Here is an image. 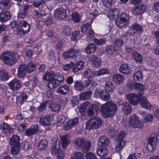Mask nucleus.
Listing matches in <instances>:
<instances>
[{
	"mask_svg": "<svg viewBox=\"0 0 159 159\" xmlns=\"http://www.w3.org/2000/svg\"><path fill=\"white\" fill-rule=\"evenodd\" d=\"M117 110L116 104L110 101L102 105L101 108L102 115L106 118L113 116L116 114Z\"/></svg>",
	"mask_w": 159,
	"mask_h": 159,
	"instance_id": "1",
	"label": "nucleus"
},
{
	"mask_svg": "<svg viewBox=\"0 0 159 159\" xmlns=\"http://www.w3.org/2000/svg\"><path fill=\"white\" fill-rule=\"evenodd\" d=\"M19 55L17 53L9 52H3L0 56V58L4 63L8 66H13L19 59Z\"/></svg>",
	"mask_w": 159,
	"mask_h": 159,
	"instance_id": "2",
	"label": "nucleus"
},
{
	"mask_svg": "<svg viewBox=\"0 0 159 159\" xmlns=\"http://www.w3.org/2000/svg\"><path fill=\"white\" fill-rule=\"evenodd\" d=\"M74 143L75 147L82 148V151L86 152L90 149L91 143L90 141L86 140L82 137L77 138L75 139Z\"/></svg>",
	"mask_w": 159,
	"mask_h": 159,
	"instance_id": "3",
	"label": "nucleus"
},
{
	"mask_svg": "<svg viewBox=\"0 0 159 159\" xmlns=\"http://www.w3.org/2000/svg\"><path fill=\"white\" fill-rule=\"evenodd\" d=\"M66 6L64 4L59 5V7L56 9L54 12V16L60 20H62L67 16L66 12Z\"/></svg>",
	"mask_w": 159,
	"mask_h": 159,
	"instance_id": "4",
	"label": "nucleus"
},
{
	"mask_svg": "<svg viewBox=\"0 0 159 159\" xmlns=\"http://www.w3.org/2000/svg\"><path fill=\"white\" fill-rule=\"evenodd\" d=\"M102 123V120L99 118H91L86 123V127L89 130L96 129L101 126Z\"/></svg>",
	"mask_w": 159,
	"mask_h": 159,
	"instance_id": "5",
	"label": "nucleus"
},
{
	"mask_svg": "<svg viewBox=\"0 0 159 159\" xmlns=\"http://www.w3.org/2000/svg\"><path fill=\"white\" fill-rule=\"evenodd\" d=\"M127 126L129 127L141 128L142 127L143 125L142 122L139 121L138 116L135 114H133L129 117V120L128 121Z\"/></svg>",
	"mask_w": 159,
	"mask_h": 159,
	"instance_id": "6",
	"label": "nucleus"
},
{
	"mask_svg": "<svg viewBox=\"0 0 159 159\" xmlns=\"http://www.w3.org/2000/svg\"><path fill=\"white\" fill-rule=\"evenodd\" d=\"M129 19L128 15L125 13H123L121 15L120 17H118L116 19V24L119 28H125L129 24Z\"/></svg>",
	"mask_w": 159,
	"mask_h": 159,
	"instance_id": "7",
	"label": "nucleus"
},
{
	"mask_svg": "<svg viewBox=\"0 0 159 159\" xmlns=\"http://www.w3.org/2000/svg\"><path fill=\"white\" fill-rule=\"evenodd\" d=\"M60 146L56 143V145L53 146L51 148L52 153V155H55L57 157V159H64V156L63 151H60Z\"/></svg>",
	"mask_w": 159,
	"mask_h": 159,
	"instance_id": "8",
	"label": "nucleus"
},
{
	"mask_svg": "<svg viewBox=\"0 0 159 159\" xmlns=\"http://www.w3.org/2000/svg\"><path fill=\"white\" fill-rule=\"evenodd\" d=\"M79 49L75 47H73L70 49L67 52H64L63 56L65 58H73L77 57L79 54Z\"/></svg>",
	"mask_w": 159,
	"mask_h": 159,
	"instance_id": "9",
	"label": "nucleus"
},
{
	"mask_svg": "<svg viewBox=\"0 0 159 159\" xmlns=\"http://www.w3.org/2000/svg\"><path fill=\"white\" fill-rule=\"evenodd\" d=\"M19 25L20 28L17 30L18 34H22L28 33L29 30L30 26L26 21L25 20L21 21Z\"/></svg>",
	"mask_w": 159,
	"mask_h": 159,
	"instance_id": "10",
	"label": "nucleus"
},
{
	"mask_svg": "<svg viewBox=\"0 0 159 159\" xmlns=\"http://www.w3.org/2000/svg\"><path fill=\"white\" fill-rule=\"evenodd\" d=\"M136 94L130 93L126 95L127 98L130 102L132 105H135L137 104L139 102L140 100V97Z\"/></svg>",
	"mask_w": 159,
	"mask_h": 159,
	"instance_id": "11",
	"label": "nucleus"
},
{
	"mask_svg": "<svg viewBox=\"0 0 159 159\" xmlns=\"http://www.w3.org/2000/svg\"><path fill=\"white\" fill-rule=\"evenodd\" d=\"M95 93L97 96L98 95L100 98L103 100L107 101L110 98V94L107 92L104 91L103 90L96 89Z\"/></svg>",
	"mask_w": 159,
	"mask_h": 159,
	"instance_id": "12",
	"label": "nucleus"
},
{
	"mask_svg": "<svg viewBox=\"0 0 159 159\" xmlns=\"http://www.w3.org/2000/svg\"><path fill=\"white\" fill-rule=\"evenodd\" d=\"M9 88L13 91L17 90L21 86L20 82L16 79H14L11 80L8 84Z\"/></svg>",
	"mask_w": 159,
	"mask_h": 159,
	"instance_id": "13",
	"label": "nucleus"
},
{
	"mask_svg": "<svg viewBox=\"0 0 159 159\" xmlns=\"http://www.w3.org/2000/svg\"><path fill=\"white\" fill-rule=\"evenodd\" d=\"M89 61L91 62L92 65L95 67H100L101 61L100 58L96 55H92L88 58Z\"/></svg>",
	"mask_w": 159,
	"mask_h": 159,
	"instance_id": "14",
	"label": "nucleus"
},
{
	"mask_svg": "<svg viewBox=\"0 0 159 159\" xmlns=\"http://www.w3.org/2000/svg\"><path fill=\"white\" fill-rule=\"evenodd\" d=\"M79 124V118L78 117H76L73 119L70 120L66 122L64 127L65 129L67 131L70 129L73 126H76Z\"/></svg>",
	"mask_w": 159,
	"mask_h": 159,
	"instance_id": "15",
	"label": "nucleus"
},
{
	"mask_svg": "<svg viewBox=\"0 0 159 159\" xmlns=\"http://www.w3.org/2000/svg\"><path fill=\"white\" fill-rule=\"evenodd\" d=\"M51 115L48 114L44 116H42L39 118V122L43 125L48 126L51 124Z\"/></svg>",
	"mask_w": 159,
	"mask_h": 159,
	"instance_id": "16",
	"label": "nucleus"
},
{
	"mask_svg": "<svg viewBox=\"0 0 159 159\" xmlns=\"http://www.w3.org/2000/svg\"><path fill=\"white\" fill-rule=\"evenodd\" d=\"M146 8L144 4H141L133 9L132 12L134 15L142 14L144 12Z\"/></svg>",
	"mask_w": 159,
	"mask_h": 159,
	"instance_id": "17",
	"label": "nucleus"
},
{
	"mask_svg": "<svg viewBox=\"0 0 159 159\" xmlns=\"http://www.w3.org/2000/svg\"><path fill=\"white\" fill-rule=\"evenodd\" d=\"M69 87L67 84H65L58 88L57 90V92L60 94L66 95L69 93Z\"/></svg>",
	"mask_w": 159,
	"mask_h": 159,
	"instance_id": "18",
	"label": "nucleus"
},
{
	"mask_svg": "<svg viewBox=\"0 0 159 159\" xmlns=\"http://www.w3.org/2000/svg\"><path fill=\"white\" fill-rule=\"evenodd\" d=\"M11 17V15L8 11L3 10L0 13V21L2 22L8 20Z\"/></svg>",
	"mask_w": 159,
	"mask_h": 159,
	"instance_id": "19",
	"label": "nucleus"
},
{
	"mask_svg": "<svg viewBox=\"0 0 159 159\" xmlns=\"http://www.w3.org/2000/svg\"><path fill=\"white\" fill-rule=\"evenodd\" d=\"M27 71L26 65L25 63L20 64L18 68V75L20 78H22L26 74Z\"/></svg>",
	"mask_w": 159,
	"mask_h": 159,
	"instance_id": "20",
	"label": "nucleus"
},
{
	"mask_svg": "<svg viewBox=\"0 0 159 159\" xmlns=\"http://www.w3.org/2000/svg\"><path fill=\"white\" fill-rule=\"evenodd\" d=\"M38 130L37 125H31L29 128L27 129L25 132V134L29 136L34 134Z\"/></svg>",
	"mask_w": 159,
	"mask_h": 159,
	"instance_id": "21",
	"label": "nucleus"
},
{
	"mask_svg": "<svg viewBox=\"0 0 159 159\" xmlns=\"http://www.w3.org/2000/svg\"><path fill=\"white\" fill-rule=\"evenodd\" d=\"M139 102L140 105L143 108L148 109H150L152 107V105L148 102L147 98L145 96H143L140 99Z\"/></svg>",
	"mask_w": 159,
	"mask_h": 159,
	"instance_id": "22",
	"label": "nucleus"
},
{
	"mask_svg": "<svg viewBox=\"0 0 159 159\" xmlns=\"http://www.w3.org/2000/svg\"><path fill=\"white\" fill-rule=\"evenodd\" d=\"M98 144L99 146L106 147L109 143V140L108 138L105 135L101 136L99 138Z\"/></svg>",
	"mask_w": 159,
	"mask_h": 159,
	"instance_id": "23",
	"label": "nucleus"
},
{
	"mask_svg": "<svg viewBox=\"0 0 159 159\" xmlns=\"http://www.w3.org/2000/svg\"><path fill=\"white\" fill-rule=\"evenodd\" d=\"M20 137L17 135H13L10 139L11 146L20 145Z\"/></svg>",
	"mask_w": 159,
	"mask_h": 159,
	"instance_id": "24",
	"label": "nucleus"
},
{
	"mask_svg": "<svg viewBox=\"0 0 159 159\" xmlns=\"http://www.w3.org/2000/svg\"><path fill=\"white\" fill-rule=\"evenodd\" d=\"M128 31L125 32L122 35V37L127 39L129 36H133L136 33L132 26L129 27Z\"/></svg>",
	"mask_w": 159,
	"mask_h": 159,
	"instance_id": "25",
	"label": "nucleus"
},
{
	"mask_svg": "<svg viewBox=\"0 0 159 159\" xmlns=\"http://www.w3.org/2000/svg\"><path fill=\"white\" fill-rule=\"evenodd\" d=\"M55 74L54 72L50 71L47 72L43 76V79L44 80L47 81H50L55 79Z\"/></svg>",
	"mask_w": 159,
	"mask_h": 159,
	"instance_id": "26",
	"label": "nucleus"
},
{
	"mask_svg": "<svg viewBox=\"0 0 159 159\" xmlns=\"http://www.w3.org/2000/svg\"><path fill=\"white\" fill-rule=\"evenodd\" d=\"M98 155L101 157H105L108 153V151L106 147L99 146L97 150Z\"/></svg>",
	"mask_w": 159,
	"mask_h": 159,
	"instance_id": "27",
	"label": "nucleus"
},
{
	"mask_svg": "<svg viewBox=\"0 0 159 159\" xmlns=\"http://www.w3.org/2000/svg\"><path fill=\"white\" fill-rule=\"evenodd\" d=\"M120 72L124 74H129L130 73V69L126 64H122L119 68Z\"/></svg>",
	"mask_w": 159,
	"mask_h": 159,
	"instance_id": "28",
	"label": "nucleus"
},
{
	"mask_svg": "<svg viewBox=\"0 0 159 159\" xmlns=\"http://www.w3.org/2000/svg\"><path fill=\"white\" fill-rule=\"evenodd\" d=\"M29 8V5H27L25 6L22 9L18 14L17 15L18 18L23 19L25 17L26 15Z\"/></svg>",
	"mask_w": 159,
	"mask_h": 159,
	"instance_id": "29",
	"label": "nucleus"
},
{
	"mask_svg": "<svg viewBox=\"0 0 159 159\" xmlns=\"http://www.w3.org/2000/svg\"><path fill=\"white\" fill-rule=\"evenodd\" d=\"M98 109L99 107L97 105L94 104L91 105L88 111V115L90 116H92L95 112L97 113Z\"/></svg>",
	"mask_w": 159,
	"mask_h": 159,
	"instance_id": "30",
	"label": "nucleus"
},
{
	"mask_svg": "<svg viewBox=\"0 0 159 159\" xmlns=\"http://www.w3.org/2000/svg\"><path fill=\"white\" fill-rule=\"evenodd\" d=\"M132 107L127 102H125L122 106V110L125 115H128L131 113Z\"/></svg>",
	"mask_w": 159,
	"mask_h": 159,
	"instance_id": "31",
	"label": "nucleus"
},
{
	"mask_svg": "<svg viewBox=\"0 0 159 159\" xmlns=\"http://www.w3.org/2000/svg\"><path fill=\"white\" fill-rule=\"evenodd\" d=\"M105 91L109 92H113L115 89V86L111 81H107L105 84Z\"/></svg>",
	"mask_w": 159,
	"mask_h": 159,
	"instance_id": "32",
	"label": "nucleus"
},
{
	"mask_svg": "<svg viewBox=\"0 0 159 159\" xmlns=\"http://www.w3.org/2000/svg\"><path fill=\"white\" fill-rule=\"evenodd\" d=\"M11 6L10 0H1L0 1V8L9 9Z\"/></svg>",
	"mask_w": 159,
	"mask_h": 159,
	"instance_id": "33",
	"label": "nucleus"
},
{
	"mask_svg": "<svg viewBox=\"0 0 159 159\" xmlns=\"http://www.w3.org/2000/svg\"><path fill=\"white\" fill-rule=\"evenodd\" d=\"M124 77L120 74H117L113 76L114 82L117 84L122 83L124 80Z\"/></svg>",
	"mask_w": 159,
	"mask_h": 159,
	"instance_id": "34",
	"label": "nucleus"
},
{
	"mask_svg": "<svg viewBox=\"0 0 159 159\" xmlns=\"http://www.w3.org/2000/svg\"><path fill=\"white\" fill-rule=\"evenodd\" d=\"M48 145V142L46 140H42L38 143L37 146L39 150H44L46 149Z\"/></svg>",
	"mask_w": 159,
	"mask_h": 159,
	"instance_id": "35",
	"label": "nucleus"
},
{
	"mask_svg": "<svg viewBox=\"0 0 159 159\" xmlns=\"http://www.w3.org/2000/svg\"><path fill=\"white\" fill-rule=\"evenodd\" d=\"M145 89L144 86L140 83H135V89L139 91L138 94L140 96H142L143 94V90Z\"/></svg>",
	"mask_w": 159,
	"mask_h": 159,
	"instance_id": "36",
	"label": "nucleus"
},
{
	"mask_svg": "<svg viewBox=\"0 0 159 159\" xmlns=\"http://www.w3.org/2000/svg\"><path fill=\"white\" fill-rule=\"evenodd\" d=\"M60 82L54 79L50 81L48 84V86L50 89H53L56 88L60 84Z\"/></svg>",
	"mask_w": 159,
	"mask_h": 159,
	"instance_id": "37",
	"label": "nucleus"
},
{
	"mask_svg": "<svg viewBox=\"0 0 159 159\" xmlns=\"http://www.w3.org/2000/svg\"><path fill=\"white\" fill-rule=\"evenodd\" d=\"M61 31L64 35L69 36L71 33V28L69 25H65L62 27Z\"/></svg>",
	"mask_w": 159,
	"mask_h": 159,
	"instance_id": "38",
	"label": "nucleus"
},
{
	"mask_svg": "<svg viewBox=\"0 0 159 159\" xmlns=\"http://www.w3.org/2000/svg\"><path fill=\"white\" fill-rule=\"evenodd\" d=\"M0 129L2 131L5 133H10L13 131V129L11 128L9 125L6 123L2 124L0 126Z\"/></svg>",
	"mask_w": 159,
	"mask_h": 159,
	"instance_id": "39",
	"label": "nucleus"
},
{
	"mask_svg": "<svg viewBox=\"0 0 159 159\" xmlns=\"http://www.w3.org/2000/svg\"><path fill=\"white\" fill-rule=\"evenodd\" d=\"M118 10L117 9H112L110 10L107 14V16L111 19H113L116 16L118 15Z\"/></svg>",
	"mask_w": 159,
	"mask_h": 159,
	"instance_id": "40",
	"label": "nucleus"
},
{
	"mask_svg": "<svg viewBox=\"0 0 159 159\" xmlns=\"http://www.w3.org/2000/svg\"><path fill=\"white\" fill-rule=\"evenodd\" d=\"M92 94V92L91 91H89L82 93L80 95V98L82 100H87L90 98Z\"/></svg>",
	"mask_w": 159,
	"mask_h": 159,
	"instance_id": "41",
	"label": "nucleus"
},
{
	"mask_svg": "<svg viewBox=\"0 0 159 159\" xmlns=\"http://www.w3.org/2000/svg\"><path fill=\"white\" fill-rule=\"evenodd\" d=\"M9 78L8 72L2 69L0 70V80L6 81Z\"/></svg>",
	"mask_w": 159,
	"mask_h": 159,
	"instance_id": "42",
	"label": "nucleus"
},
{
	"mask_svg": "<svg viewBox=\"0 0 159 159\" xmlns=\"http://www.w3.org/2000/svg\"><path fill=\"white\" fill-rule=\"evenodd\" d=\"M97 50V47L94 44L91 43L89 44L87 47L85 51L88 54L90 53L96 51Z\"/></svg>",
	"mask_w": 159,
	"mask_h": 159,
	"instance_id": "43",
	"label": "nucleus"
},
{
	"mask_svg": "<svg viewBox=\"0 0 159 159\" xmlns=\"http://www.w3.org/2000/svg\"><path fill=\"white\" fill-rule=\"evenodd\" d=\"M74 88L77 91H81L83 90L84 87L82 82L81 81H76L75 82Z\"/></svg>",
	"mask_w": 159,
	"mask_h": 159,
	"instance_id": "44",
	"label": "nucleus"
},
{
	"mask_svg": "<svg viewBox=\"0 0 159 159\" xmlns=\"http://www.w3.org/2000/svg\"><path fill=\"white\" fill-rule=\"evenodd\" d=\"M117 49L115 46L111 45H107V47L106 51L107 53L111 55L117 51Z\"/></svg>",
	"mask_w": 159,
	"mask_h": 159,
	"instance_id": "45",
	"label": "nucleus"
},
{
	"mask_svg": "<svg viewBox=\"0 0 159 159\" xmlns=\"http://www.w3.org/2000/svg\"><path fill=\"white\" fill-rule=\"evenodd\" d=\"M36 68V65L32 62H30L26 65L27 72L29 73L33 72Z\"/></svg>",
	"mask_w": 159,
	"mask_h": 159,
	"instance_id": "46",
	"label": "nucleus"
},
{
	"mask_svg": "<svg viewBox=\"0 0 159 159\" xmlns=\"http://www.w3.org/2000/svg\"><path fill=\"white\" fill-rule=\"evenodd\" d=\"M72 19L75 22H79L81 20L79 14L77 12H73L71 14Z\"/></svg>",
	"mask_w": 159,
	"mask_h": 159,
	"instance_id": "47",
	"label": "nucleus"
},
{
	"mask_svg": "<svg viewBox=\"0 0 159 159\" xmlns=\"http://www.w3.org/2000/svg\"><path fill=\"white\" fill-rule=\"evenodd\" d=\"M61 139L62 143V147L65 149L69 143V142L67 138V136L66 135H65L61 136Z\"/></svg>",
	"mask_w": 159,
	"mask_h": 159,
	"instance_id": "48",
	"label": "nucleus"
},
{
	"mask_svg": "<svg viewBox=\"0 0 159 159\" xmlns=\"http://www.w3.org/2000/svg\"><path fill=\"white\" fill-rule=\"evenodd\" d=\"M157 135L156 134H152L148 142L153 144V145L156 146L157 142L158 141Z\"/></svg>",
	"mask_w": 159,
	"mask_h": 159,
	"instance_id": "49",
	"label": "nucleus"
},
{
	"mask_svg": "<svg viewBox=\"0 0 159 159\" xmlns=\"http://www.w3.org/2000/svg\"><path fill=\"white\" fill-rule=\"evenodd\" d=\"M50 107L51 110L53 111H57L60 109V106L59 104L56 102H52L50 105Z\"/></svg>",
	"mask_w": 159,
	"mask_h": 159,
	"instance_id": "50",
	"label": "nucleus"
},
{
	"mask_svg": "<svg viewBox=\"0 0 159 159\" xmlns=\"http://www.w3.org/2000/svg\"><path fill=\"white\" fill-rule=\"evenodd\" d=\"M132 26L136 33L141 32L143 30L142 27L139 24L135 23Z\"/></svg>",
	"mask_w": 159,
	"mask_h": 159,
	"instance_id": "51",
	"label": "nucleus"
},
{
	"mask_svg": "<svg viewBox=\"0 0 159 159\" xmlns=\"http://www.w3.org/2000/svg\"><path fill=\"white\" fill-rule=\"evenodd\" d=\"M84 157V155L82 152H77L74 154V157L70 159H83Z\"/></svg>",
	"mask_w": 159,
	"mask_h": 159,
	"instance_id": "52",
	"label": "nucleus"
},
{
	"mask_svg": "<svg viewBox=\"0 0 159 159\" xmlns=\"http://www.w3.org/2000/svg\"><path fill=\"white\" fill-rule=\"evenodd\" d=\"M135 61L137 62H141L143 60L142 56L139 53L135 52L132 55Z\"/></svg>",
	"mask_w": 159,
	"mask_h": 159,
	"instance_id": "53",
	"label": "nucleus"
},
{
	"mask_svg": "<svg viewBox=\"0 0 159 159\" xmlns=\"http://www.w3.org/2000/svg\"><path fill=\"white\" fill-rule=\"evenodd\" d=\"M103 6L107 8L111 7L113 3V0H102Z\"/></svg>",
	"mask_w": 159,
	"mask_h": 159,
	"instance_id": "54",
	"label": "nucleus"
},
{
	"mask_svg": "<svg viewBox=\"0 0 159 159\" xmlns=\"http://www.w3.org/2000/svg\"><path fill=\"white\" fill-rule=\"evenodd\" d=\"M20 146H11L12 147L11 149V154L13 155H16L20 151Z\"/></svg>",
	"mask_w": 159,
	"mask_h": 159,
	"instance_id": "55",
	"label": "nucleus"
},
{
	"mask_svg": "<svg viewBox=\"0 0 159 159\" xmlns=\"http://www.w3.org/2000/svg\"><path fill=\"white\" fill-rule=\"evenodd\" d=\"M94 83V82L93 80L87 79L85 81L84 86L88 89H90L92 87Z\"/></svg>",
	"mask_w": 159,
	"mask_h": 159,
	"instance_id": "56",
	"label": "nucleus"
},
{
	"mask_svg": "<svg viewBox=\"0 0 159 159\" xmlns=\"http://www.w3.org/2000/svg\"><path fill=\"white\" fill-rule=\"evenodd\" d=\"M93 41L97 45L100 46L106 43V39L105 38L98 39L97 38H95L94 39Z\"/></svg>",
	"mask_w": 159,
	"mask_h": 159,
	"instance_id": "57",
	"label": "nucleus"
},
{
	"mask_svg": "<svg viewBox=\"0 0 159 159\" xmlns=\"http://www.w3.org/2000/svg\"><path fill=\"white\" fill-rule=\"evenodd\" d=\"M124 43L123 41L121 39H117L115 40L113 44L117 48V47H120L122 46Z\"/></svg>",
	"mask_w": 159,
	"mask_h": 159,
	"instance_id": "58",
	"label": "nucleus"
},
{
	"mask_svg": "<svg viewBox=\"0 0 159 159\" xmlns=\"http://www.w3.org/2000/svg\"><path fill=\"white\" fill-rule=\"evenodd\" d=\"M92 21L91 22H88L86 24L83 25L82 27H81V31L83 33H85L91 27V25Z\"/></svg>",
	"mask_w": 159,
	"mask_h": 159,
	"instance_id": "59",
	"label": "nucleus"
},
{
	"mask_svg": "<svg viewBox=\"0 0 159 159\" xmlns=\"http://www.w3.org/2000/svg\"><path fill=\"white\" fill-rule=\"evenodd\" d=\"M55 79L60 82V83L63 81L64 78L62 74L59 73H56L55 74Z\"/></svg>",
	"mask_w": 159,
	"mask_h": 159,
	"instance_id": "60",
	"label": "nucleus"
},
{
	"mask_svg": "<svg viewBox=\"0 0 159 159\" xmlns=\"http://www.w3.org/2000/svg\"><path fill=\"white\" fill-rule=\"evenodd\" d=\"M142 73L140 71L136 72L133 75L134 80H140L142 79Z\"/></svg>",
	"mask_w": 159,
	"mask_h": 159,
	"instance_id": "61",
	"label": "nucleus"
},
{
	"mask_svg": "<svg viewBox=\"0 0 159 159\" xmlns=\"http://www.w3.org/2000/svg\"><path fill=\"white\" fill-rule=\"evenodd\" d=\"M85 156L86 159H98L95 155L90 152L87 153Z\"/></svg>",
	"mask_w": 159,
	"mask_h": 159,
	"instance_id": "62",
	"label": "nucleus"
},
{
	"mask_svg": "<svg viewBox=\"0 0 159 159\" xmlns=\"http://www.w3.org/2000/svg\"><path fill=\"white\" fill-rule=\"evenodd\" d=\"M125 50L126 52L132 55H133L134 52H135V51L133 49L131 46L129 45H127L125 46Z\"/></svg>",
	"mask_w": 159,
	"mask_h": 159,
	"instance_id": "63",
	"label": "nucleus"
},
{
	"mask_svg": "<svg viewBox=\"0 0 159 159\" xmlns=\"http://www.w3.org/2000/svg\"><path fill=\"white\" fill-rule=\"evenodd\" d=\"M45 3V1L44 0H36L34 2L33 5L35 7H38L40 5H43Z\"/></svg>",
	"mask_w": 159,
	"mask_h": 159,
	"instance_id": "64",
	"label": "nucleus"
}]
</instances>
